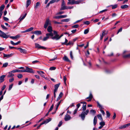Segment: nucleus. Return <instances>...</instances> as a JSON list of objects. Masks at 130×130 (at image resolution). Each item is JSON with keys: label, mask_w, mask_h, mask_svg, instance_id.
Masks as SVG:
<instances>
[{"label": "nucleus", "mask_w": 130, "mask_h": 130, "mask_svg": "<svg viewBox=\"0 0 130 130\" xmlns=\"http://www.w3.org/2000/svg\"><path fill=\"white\" fill-rule=\"evenodd\" d=\"M89 112V110L87 109L85 111L82 112L81 114L79 115V116L81 117L83 120H84L85 117V115H87Z\"/></svg>", "instance_id": "obj_1"}, {"label": "nucleus", "mask_w": 130, "mask_h": 130, "mask_svg": "<svg viewBox=\"0 0 130 130\" xmlns=\"http://www.w3.org/2000/svg\"><path fill=\"white\" fill-rule=\"evenodd\" d=\"M68 9V7L65 5V3L64 0H62L61 3L60 10H63Z\"/></svg>", "instance_id": "obj_2"}, {"label": "nucleus", "mask_w": 130, "mask_h": 130, "mask_svg": "<svg viewBox=\"0 0 130 130\" xmlns=\"http://www.w3.org/2000/svg\"><path fill=\"white\" fill-rule=\"evenodd\" d=\"M0 32L1 33L0 34V36L3 38L7 39L10 37V35H7L5 33L2 31H1Z\"/></svg>", "instance_id": "obj_3"}, {"label": "nucleus", "mask_w": 130, "mask_h": 130, "mask_svg": "<svg viewBox=\"0 0 130 130\" xmlns=\"http://www.w3.org/2000/svg\"><path fill=\"white\" fill-rule=\"evenodd\" d=\"M24 72H27L31 73H34L32 68H29L27 67H26V69L24 70Z\"/></svg>", "instance_id": "obj_4"}, {"label": "nucleus", "mask_w": 130, "mask_h": 130, "mask_svg": "<svg viewBox=\"0 0 130 130\" xmlns=\"http://www.w3.org/2000/svg\"><path fill=\"white\" fill-rule=\"evenodd\" d=\"M51 25V21L49 19L47 18L46 20V21L45 24L44 25V27L45 28H46L49 25Z\"/></svg>", "instance_id": "obj_5"}, {"label": "nucleus", "mask_w": 130, "mask_h": 130, "mask_svg": "<svg viewBox=\"0 0 130 130\" xmlns=\"http://www.w3.org/2000/svg\"><path fill=\"white\" fill-rule=\"evenodd\" d=\"M83 1V0H81L75 1L74 2H69L68 3L70 4L71 5L78 4L81 3Z\"/></svg>", "instance_id": "obj_6"}, {"label": "nucleus", "mask_w": 130, "mask_h": 130, "mask_svg": "<svg viewBox=\"0 0 130 130\" xmlns=\"http://www.w3.org/2000/svg\"><path fill=\"white\" fill-rule=\"evenodd\" d=\"M97 104H98V106L99 107V108L101 109H100V111L102 113V114L103 115H104L105 114V113L104 112V111L103 110L101 109H103V107H102V106L99 103V102H97Z\"/></svg>", "instance_id": "obj_7"}, {"label": "nucleus", "mask_w": 130, "mask_h": 130, "mask_svg": "<svg viewBox=\"0 0 130 130\" xmlns=\"http://www.w3.org/2000/svg\"><path fill=\"white\" fill-rule=\"evenodd\" d=\"M35 47L38 48H41L42 49H45L46 48L44 46H41L37 43L35 44Z\"/></svg>", "instance_id": "obj_8"}, {"label": "nucleus", "mask_w": 130, "mask_h": 130, "mask_svg": "<svg viewBox=\"0 0 130 130\" xmlns=\"http://www.w3.org/2000/svg\"><path fill=\"white\" fill-rule=\"evenodd\" d=\"M126 51H124L122 54L123 57L124 58H130V53L127 55H125V54L126 52Z\"/></svg>", "instance_id": "obj_9"}, {"label": "nucleus", "mask_w": 130, "mask_h": 130, "mask_svg": "<svg viewBox=\"0 0 130 130\" xmlns=\"http://www.w3.org/2000/svg\"><path fill=\"white\" fill-rule=\"evenodd\" d=\"M6 75H3L0 77V83L3 82L4 80V78L5 77Z\"/></svg>", "instance_id": "obj_10"}, {"label": "nucleus", "mask_w": 130, "mask_h": 130, "mask_svg": "<svg viewBox=\"0 0 130 130\" xmlns=\"http://www.w3.org/2000/svg\"><path fill=\"white\" fill-rule=\"evenodd\" d=\"M71 118L70 116L69 115L67 114L65 116L64 119L66 121H67L70 120Z\"/></svg>", "instance_id": "obj_11"}, {"label": "nucleus", "mask_w": 130, "mask_h": 130, "mask_svg": "<svg viewBox=\"0 0 130 130\" xmlns=\"http://www.w3.org/2000/svg\"><path fill=\"white\" fill-rule=\"evenodd\" d=\"M17 49L19 50V51L21 53H22L24 54H25L26 53V50L25 49H23L21 48H18Z\"/></svg>", "instance_id": "obj_12"}, {"label": "nucleus", "mask_w": 130, "mask_h": 130, "mask_svg": "<svg viewBox=\"0 0 130 130\" xmlns=\"http://www.w3.org/2000/svg\"><path fill=\"white\" fill-rule=\"evenodd\" d=\"M60 85V83H59L58 84L55 85L54 91H55V92H57L58 88Z\"/></svg>", "instance_id": "obj_13"}, {"label": "nucleus", "mask_w": 130, "mask_h": 130, "mask_svg": "<svg viewBox=\"0 0 130 130\" xmlns=\"http://www.w3.org/2000/svg\"><path fill=\"white\" fill-rule=\"evenodd\" d=\"M51 38L53 39H55L56 40H57L59 39V35H56L54 36H53L52 37H51Z\"/></svg>", "instance_id": "obj_14"}, {"label": "nucleus", "mask_w": 130, "mask_h": 130, "mask_svg": "<svg viewBox=\"0 0 130 130\" xmlns=\"http://www.w3.org/2000/svg\"><path fill=\"white\" fill-rule=\"evenodd\" d=\"M4 57L9 58L11 57L13 55V53H11L10 54H3Z\"/></svg>", "instance_id": "obj_15"}, {"label": "nucleus", "mask_w": 130, "mask_h": 130, "mask_svg": "<svg viewBox=\"0 0 130 130\" xmlns=\"http://www.w3.org/2000/svg\"><path fill=\"white\" fill-rule=\"evenodd\" d=\"M33 33L37 35H41L42 34L40 30H36Z\"/></svg>", "instance_id": "obj_16"}, {"label": "nucleus", "mask_w": 130, "mask_h": 130, "mask_svg": "<svg viewBox=\"0 0 130 130\" xmlns=\"http://www.w3.org/2000/svg\"><path fill=\"white\" fill-rule=\"evenodd\" d=\"M40 6V4L39 2H37L35 6H34V8L35 10H36Z\"/></svg>", "instance_id": "obj_17"}, {"label": "nucleus", "mask_w": 130, "mask_h": 130, "mask_svg": "<svg viewBox=\"0 0 130 130\" xmlns=\"http://www.w3.org/2000/svg\"><path fill=\"white\" fill-rule=\"evenodd\" d=\"M47 31L49 32H52V27L51 26H49L47 28Z\"/></svg>", "instance_id": "obj_18"}, {"label": "nucleus", "mask_w": 130, "mask_h": 130, "mask_svg": "<svg viewBox=\"0 0 130 130\" xmlns=\"http://www.w3.org/2000/svg\"><path fill=\"white\" fill-rule=\"evenodd\" d=\"M63 59L64 61L67 62H70V61L69 59L66 56H65L63 57Z\"/></svg>", "instance_id": "obj_19"}, {"label": "nucleus", "mask_w": 130, "mask_h": 130, "mask_svg": "<svg viewBox=\"0 0 130 130\" xmlns=\"http://www.w3.org/2000/svg\"><path fill=\"white\" fill-rule=\"evenodd\" d=\"M52 120V118H49L48 119H46L44 121L43 123H44V124L47 123L51 121Z\"/></svg>", "instance_id": "obj_20"}, {"label": "nucleus", "mask_w": 130, "mask_h": 130, "mask_svg": "<svg viewBox=\"0 0 130 130\" xmlns=\"http://www.w3.org/2000/svg\"><path fill=\"white\" fill-rule=\"evenodd\" d=\"M97 118L96 116H95L94 117L93 119V124L94 125H95L97 123Z\"/></svg>", "instance_id": "obj_21"}, {"label": "nucleus", "mask_w": 130, "mask_h": 130, "mask_svg": "<svg viewBox=\"0 0 130 130\" xmlns=\"http://www.w3.org/2000/svg\"><path fill=\"white\" fill-rule=\"evenodd\" d=\"M49 33H47L46 34V36H47L49 38V37L50 36L52 37H53V34L52 33V32H49Z\"/></svg>", "instance_id": "obj_22"}, {"label": "nucleus", "mask_w": 130, "mask_h": 130, "mask_svg": "<svg viewBox=\"0 0 130 130\" xmlns=\"http://www.w3.org/2000/svg\"><path fill=\"white\" fill-rule=\"evenodd\" d=\"M31 3L30 0H27L26 2V7L27 8Z\"/></svg>", "instance_id": "obj_23"}, {"label": "nucleus", "mask_w": 130, "mask_h": 130, "mask_svg": "<svg viewBox=\"0 0 130 130\" xmlns=\"http://www.w3.org/2000/svg\"><path fill=\"white\" fill-rule=\"evenodd\" d=\"M26 13H25L22 17H21L19 18V19L20 20L19 22L23 20L26 17Z\"/></svg>", "instance_id": "obj_24"}, {"label": "nucleus", "mask_w": 130, "mask_h": 130, "mask_svg": "<svg viewBox=\"0 0 130 130\" xmlns=\"http://www.w3.org/2000/svg\"><path fill=\"white\" fill-rule=\"evenodd\" d=\"M87 103L85 104H83V106L82 108V110L83 111H84L86 110V108Z\"/></svg>", "instance_id": "obj_25"}, {"label": "nucleus", "mask_w": 130, "mask_h": 130, "mask_svg": "<svg viewBox=\"0 0 130 130\" xmlns=\"http://www.w3.org/2000/svg\"><path fill=\"white\" fill-rule=\"evenodd\" d=\"M97 116L99 119H100L101 121H102L103 120V119L102 116V115L101 114H99Z\"/></svg>", "instance_id": "obj_26"}, {"label": "nucleus", "mask_w": 130, "mask_h": 130, "mask_svg": "<svg viewBox=\"0 0 130 130\" xmlns=\"http://www.w3.org/2000/svg\"><path fill=\"white\" fill-rule=\"evenodd\" d=\"M90 113L94 115L96 113V111L92 109L90 111Z\"/></svg>", "instance_id": "obj_27"}, {"label": "nucleus", "mask_w": 130, "mask_h": 130, "mask_svg": "<svg viewBox=\"0 0 130 130\" xmlns=\"http://www.w3.org/2000/svg\"><path fill=\"white\" fill-rule=\"evenodd\" d=\"M128 7V6L126 5H122L121 8L122 9H124L126 8H127Z\"/></svg>", "instance_id": "obj_28"}, {"label": "nucleus", "mask_w": 130, "mask_h": 130, "mask_svg": "<svg viewBox=\"0 0 130 130\" xmlns=\"http://www.w3.org/2000/svg\"><path fill=\"white\" fill-rule=\"evenodd\" d=\"M70 20L69 19H62L61 20V21L62 22H67Z\"/></svg>", "instance_id": "obj_29"}, {"label": "nucleus", "mask_w": 130, "mask_h": 130, "mask_svg": "<svg viewBox=\"0 0 130 130\" xmlns=\"http://www.w3.org/2000/svg\"><path fill=\"white\" fill-rule=\"evenodd\" d=\"M5 6L4 5H2L0 7V12H2V11L5 8Z\"/></svg>", "instance_id": "obj_30"}, {"label": "nucleus", "mask_w": 130, "mask_h": 130, "mask_svg": "<svg viewBox=\"0 0 130 130\" xmlns=\"http://www.w3.org/2000/svg\"><path fill=\"white\" fill-rule=\"evenodd\" d=\"M93 96L92 95L91 93H90V94L89 96V97H87L86 98V99H91L92 98Z\"/></svg>", "instance_id": "obj_31"}, {"label": "nucleus", "mask_w": 130, "mask_h": 130, "mask_svg": "<svg viewBox=\"0 0 130 130\" xmlns=\"http://www.w3.org/2000/svg\"><path fill=\"white\" fill-rule=\"evenodd\" d=\"M89 30V28H87V29H86L84 30V33L85 34H87Z\"/></svg>", "instance_id": "obj_32"}, {"label": "nucleus", "mask_w": 130, "mask_h": 130, "mask_svg": "<svg viewBox=\"0 0 130 130\" xmlns=\"http://www.w3.org/2000/svg\"><path fill=\"white\" fill-rule=\"evenodd\" d=\"M111 6H112V9H114L117 7V5L116 4L114 5H111Z\"/></svg>", "instance_id": "obj_33"}, {"label": "nucleus", "mask_w": 130, "mask_h": 130, "mask_svg": "<svg viewBox=\"0 0 130 130\" xmlns=\"http://www.w3.org/2000/svg\"><path fill=\"white\" fill-rule=\"evenodd\" d=\"M8 64V63L7 62L3 64L2 67H6L7 66Z\"/></svg>", "instance_id": "obj_34"}, {"label": "nucleus", "mask_w": 130, "mask_h": 130, "mask_svg": "<svg viewBox=\"0 0 130 130\" xmlns=\"http://www.w3.org/2000/svg\"><path fill=\"white\" fill-rule=\"evenodd\" d=\"M106 113L107 115V117H109L110 115V114L108 111H106Z\"/></svg>", "instance_id": "obj_35"}, {"label": "nucleus", "mask_w": 130, "mask_h": 130, "mask_svg": "<svg viewBox=\"0 0 130 130\" xmlns=\"http://www.w3.org/2000/svg\"><path fill=\"white\" fill-rule=\"evenodd\" d=\"M9 74H8L7 76L8 77H12L14 76V74H11V73H9Z\"/></svg>", "instance_id": "obj_36"}, {"label": "nucleus", "mask_w": 130, "mask_h": 130, "mask_svg": "<svg viewBox=\"0 0 130 130\" xmlns=\"http://www.w3.org/2000/svg\"><path fill=\"white\" fill-rule=\"evenodd\" d=\"M34 29V28L33 27H31L30 28L26 30L27 32L30 31L32 30H33Z\"/></svg>", "instance_id": "obj_37"}, {"label": "nucleus", "mask_w": 130, "mask_h": 130, "mask_svg": "<svg viewBox=\"0 0 130 130\" xmlns=\"http://www.w3.org/2000/svg\"><path fill=\"white\" fill-rule=\"evenodd\" d=\"M49 38V37L47 36H46V37L43 38L42 39V40L44 41H45L47 40Z\"/></svg>", "instance_id": "obj_38"}, {"label": "nucleus", "mask_w": 130, "mask_h": 130, "mask_svg": "<svg viewBox=\"0 0 130 130\" xmlns=\"http://www.w3.org/2000/svg\"><path fill=\"white\" fill-rule=\"evenodd\" d=\"M1 26L2 28L6 30L8 29V28H6V27H5L4 25L1 24Z\"/></svg>", "instance_id": "obj_39"}, {"label": "nucleus", "mask_w": 130, "mask_h": 130, "mask_svg": "<svg viewBox=\"0 0 130 130\" xmlns=\"http://www.w3.org/2000/svg\"><path fill=\"white\" fill-rule=\"evenodd\" d=\"M54 105L53 104L52 105L50 108V109L49 110V111H48L49 112H50V111H52V109L53 108V107H54Z\"/></svg>", "instance_id": "obj_40"}, {"label": "nucleus", "mask_w": 130, "mask_h": 130, "mask_svg": "<svg viewBox=\"0 0 130 130\" xmlns=\"http://www.w3.org/2000/svg\"><path fill=\"white\" fill-rule=\"evenodd\" d=\"M100 124L101 125L103 126L105 125V123L103 121H102L100 123Z\"/></svg>", "instance_id": "obj_41"}, {"label": "nucleus", "mask_w": 130, "mask_h": 130, "mask_svg": "<svg viewBox=\"0 0 130 130\" xmlns=\"http://www.w3.org/2000/svg\"><path fill=\"white\" fill-rule=\"evenodd\" d=\"M79 26L78 25L76 24L72 26V27L73 28H77Z\"/></svg>", "instance_id": "obj_42"}, {"label": "nucleus", "mask_w": 130, "mask_h": 130, "mask_svg": "<svg viewBox=\"0 0 130 130\" xmlns=\"http://www.w3.org/2000/svg\"><path fill=\"white\" fill-rule=\"evenodd\" d=\"M17 77L19 78H21L23 77V75L21 74H19L18 75Z\"/></svg>", "instance_id": "obj_43"}, {"label": "nucleus", "mask_w": 130, "mask_h": 130, "mask_svg": "<svg viewBox=\"0 0 130 130\" xmlns=\"http://www.w3.org/2000/svg\"><path fill=\"white\" fill-rule=\"evenodd\" d=\"M56 69V68L54 67H50L49 69V70H55Z\"/></svg>", "instance_id": "obj_44"}, {"label": "nucleus", "mask_w": 130, "mask_h": 130, "mask_svg": "<svg viewBox=\"0 0 130 130\" xmlns=\"http://www.w3.org/2000/svg\"><path fill=\"white\" fill-rule=\"evenodd\" d=\"M60 16V19L66 18L67 17V15H61Z\"/></svg>", "instance_id": "obj_45"}, {"label": "nucleus", "mask_w": 130, "mask_h": 130, "mask_svg": "<svg viewBox=\"0 0 130 130\" xmlns=\"http://www.w3.org/2000/svg\"><path fill=\"white\" fill-rule=\"evenodd\" d=\"M16 72H17V70H16L12 71H11L9 72V73L12 74V73H15Z\"/></svg>", "instance_id": "obj_46"}, {"label": "nucleus", "mask_w": 130, "mask_h": 130, "mask_svg": "<svg viewBox=\"0 0 130 130\" xmlns=\"http://www.w3.org/2000/svg\"><path fill=\"white\" fill-rule=\"evenodd\" d=\"M70 55L71 58L72 59H73V57L72 55V51H71L70 52Z\"/></svg>", "instance_id": "obj_47"}, {"label": "nucleus", "mask_w": 130, "mask_h": 130, "mask_svg": "<svg viewBox=\"0 0 130 130\" xmlns=\"http://www.w3.org/2000/svg\"><path fill=\"white\" fill-rule=\"evenodd\" d=\"M84 24H85L88 25L90 24V22L88 21H86L84 22Z\"/></svg>", "instance_id": "obj_48"}, {"label": "nucleus", "mask_w": 130, "mask_h": 130, "mask_svg": "<svg viewBox=\"0 0 130 130\" xmlns=\"http://www.w3.org/2000/svg\"><path fill=\"white\" fill-rule=\"evenodd\" d=\"M17 70V72H24V70H20L18 69L16 70Z\"/></svg>", "instance_id": "obj_49"}, {"label": "nucleus", "mask_w": 130, "mask_h": 130, "mask_svg": "<svg viewBox=\"0 0 130 130\" xmlns=\"http://www.w3.org/2000/svg\"><path fill=\"white\" fill-rule=\"evenodd\" d=\"M13 86V84H12L9 85V88L8 89V90L9 91L12 88Z\"/></svg>", "instance_id": "obj_50"}, {"label": "nucleus", "mask_w": 130, "mask_h": 130, "mask_svg": "<svg viewBox=\"0 0 130 130\" xmlns=\"http://www.w3.org/2000/svg\"><path fill=\"white\" fill-rule=\"evenodd\" d=\"M73 44L72 42L71 41H69V42L66 44L67 45H71Z\"/></svg>", "instance_id": "obj_51"}, {"label": "nucleus", "mask_w": 130, "mask_h": 130, "mask_svg": "<svg viewBox=\"0 0 130 130\" xmlns=\"http://www.w3.org/2000/svg\"><path fill=\"white\" fill-rule=\"evenodd\" d=\"M3 19L6 21H8L9 20V19L7 17H3Z\"/></svg>", "instance_id": "obj_52"}, {"label": "nucleus", "mask_w": 130, "mask_h": 130, "mask_svg": "<svg viewBox=\"0 0 130 130\" xmlns=\"http://www.w3.org/2000/svg\"><path fill=\"white\" fill-rule=\"evenodd\" d=\"M37 73L41 75L42 74L44 73V72L43 71H37Z\"/></svg>", "instance_id": "obj_53"}, {"label": "nucleus", "mask_w": 130, "mask_h": 130, "mask_svg": "<svg viewBox=\"0 0 130 130\" xmlns=\"http://www.w3.org/2000/svg\"><path fill=\"white\" fill-rule=\"evenodd\" d=\"M44 124V123H43V122L42 123H41V124H40V125H39V126H38L37 127V129H39L40 128V127L42 125H43V124Z\"/></svg>", "instance_id": "obj_54"}, {"label": "nucleus", "mask_w": 130, "mask_h": 130, "mask_svg": "<svg viewBox=\"0 0 130 130\" xmlns=\"http://www.w3.org/2000/svg\"><path fill=\"white\" fill-rule=\"evenodd\" d=\"M62 121H60L59 122V123L58 125V127H60L61 126L62 124Z\"/></svg>", "instance_id": "obj_55"}, {"label": "nucleus", "mask_w": 130, "mask_h": 130, "mask_svg": "<svg viewBox=\"0 0 130 130\" xmlns=\"http://www.w3.org/2000/svg\"><path fill=\"white\" fill-rule=\"evenodd\" d=\"M68 41V40H67L66 38H65V42H64L62 43V44L63 45L64 44H65Z\"/></svg>", "instance_id": "obj_56"}, {"label": "nucleus", "mask_w": 130, "mask_h": 130, "mask_svg": "<svg viewBox=\"0 0 130 130\" xmlns=\"http://www.w3.org/2000/svg\"><path fill=\"white\" fill-rule=\"evenodd\" d=\"M57 57L56 56H55V57L54 58H53L52 59H50L49 60V61H54L55 60L57 59Z\"/></svg>", "instance_id": "obj_57"}, {"label": "nucleus", "mask_w": 130, "mask_h": 130, "mask_svg": "<svg viewBox=\"0 0 130 130\" xmlns=\"http://www.w3.org/2000/svg\"><path fill=\"white\" fill-rule=\"evenodd\" d=\"M56 0H52L50 1V2L51 4H52L55 3L56 2Z\"/></svg>", "instance_id": "obj_58"}, {"label": "nucleus", "mask_w": 130, "mask_h": 130, "mask_svg": "<svg viewBox=\"0 0 130 130\" xmlns=\"http://www.w3.org/2000/svg\"><path fill=\"white\" fill-rule=\"evenodd\" d=\"M53 22L55 24H62L61 22H57L56 21H54Z\"/></svg>", "instance_id": "obj_59"}, {"label": "nucleus", "mask_w": 130, "mask_h": 130, "mask_svg": "<svg viewBox=\"0 0 130 130\" xmlns=\"http://www.w3.org/2000/svg\"><path fill=\"white\" fill-rule=\"evenodd\" d=\"M63 94V93L62 92H61L59 94L58 97L61 98L62 97Z\"/></svg>", "instance_id": "obj_60"}, {"label": "nucleus", "mask_w": 130, "mask_h": 130, "mask_svg": "<svg viewBox=\"0 0 130 130\" xmlns=\"http://www.w3.org/2000/svg\"><path fill=\"white\" fill-rule=\"evenodd\" d=\"M14 80V78L13 77L11 79H9V82L10 83L12 82Z\"/></svg>", "instance_id": "obj_61"}, {"label": "nucleus", "mask_w": 130, "mask_h": 130, "mask_svg": "<svg viewBox=\"0 0 130 130\" xmlns=\"http://www.w3.org/2000/svg\"><path fill=\"white\" fill-rule=\"evenodd\" d=\"M54 18L56 19H60V16H55L54 17Z\"/></svg>", "instance_id": "obj_62"}, {"label": "nucleus", "mask_w": 130, "mask_h": 130, "mask_svg": "<svg viewBox=\"0 0 130 130\" xmlns=\"http://www.w3.org/2000/svg\"><path fill=\"white\" fill-rule=\"evenodd\" d=\"M78 109H76L74 111V112L73 113V114L75 115V114L77 112Z\"/></svg>", "instance_id": "obj_63"}, {"label": "nucleus", "mask_w": 130, "mask_h": 130, "mask_svg": "<svg viewBox=\"0 0 130 130\" xmlns=\"http://www.w3.org/2000/svg\"><path fill=\"white\" fill-rule=\"evenodd\" d=\"M6 87V85H4L1 88L2 90V91L3 90L5 89Z\"/></svg>", "instance_id": "obj_64"}]
</instances>
